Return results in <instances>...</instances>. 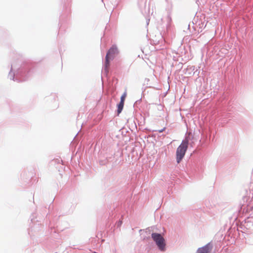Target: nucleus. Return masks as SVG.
I'll return each instance as SVG.
<instances>
[{"label":"nucleus","mask_w":253,"mask_h":253,"mask_svg":"<svg viewBox=\"0 0 253 253\" xmlns=\"http://www.w3.org/2000/svg\"><path fill=\"white\" fill-rule=\"evenodd\" d=\"M189 143V140L186 138L183 140L180 145L178 147L176 152V162L179 163L185 156V153L187 150Z\"/></svg>","instance_id":"1"},{"label":"nucleus","mask_w":253,"mask_h":253,"mask_svg":"<svg viewBox=\"0 0 253 253\" xmlns=\"http://www.w3.org/2000/svg\"><path fill=\"white\" fill-rule=\"evenodd\" d=\"M152 238L156 242V244L158 247L159 249L162 251H165L166 244L165 239L162 237V236L160 234L152 233Z\"/></svg>","instance_id":"2"},{"label":"nucleus","mask_w":253,"mask_h":253,"mask_svg":"<svg viewBox=\"0 0 253 253\" xmlns=\"http://www.w3.org/2000/svg\"><path fill=\"white\" fill-rule=\"evenodd\" d=\"M118 53L117 47L115 45H113L108 50L105 58V68L106 69H107L109 66L110 60L113 58L114 56L118 54Z\"/></svg>","instance_id":"3"},{"label":"nucleus","mask_w":253,"mask_h":253,"mask_svg":"<svg viewBox=\"0 0 253 253\" xmlns=\"http://www.w3.org/2000/svg\"><path fill=\"white\" fill-rule=\"evenodd\" d=\"M212 248V245L209 243L205 246L199 248L197 251V253H211Z\"/></svg>","instance_id":"4"},{"label":"nucleus","mask_w":253,"mask_h":253,"mask_svg":"<svg viewBox=\"0 0 253 253\" xmlns=\"http://www.w3.org/2000/svg\"><path fill=\"white\" fill-rule=\"evenodd\" d=\"M126 95H127V93L126 91H125L121 97V101H120L119 104L118 105L117 112H118V114L121 113L122 111L123 110V109L124 108L125 101L126 98Z\"/></svg>","instance_id":"5"}]
</instances>
